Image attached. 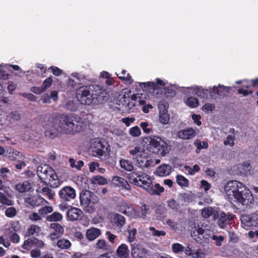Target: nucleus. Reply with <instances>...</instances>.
<instances>
[{"label": "nucleus", "mask_w": 258, "mask_h": 258, "mask_svg": "<svg viewBox=\"0 0 258 258\" xmlns=\"http://www.w3.org/2000/svg\"><path fill=\"white\" fill-rule=\"evenodd\" d=\"M91 114L79 116L77 115L61 114L50 119L43 126L45 136L54 138L58 133L75 135L85 130L89 126Z\"/></svg>", "instance_id": "nucleus-1"}, {"label": "nucleus", "mask_w": 258, "mask_h": 258, "mask_svg": "<svg viewBox=\"0 0 258 258\" xmlns=\"http://www.w3.org/2000/svg\"><path fill=\"white\" fill-rule=\"evenodd\" d=\"M105 92L98 86H86L80 87L77 93V100L83 105L102 103Z\"/></svg>", "instance_id": "nucleus-2"}, {"label": "nucleus", "mask_w": 258, "mask_h": 258, "mask_svg": "<svg viewBox=\"0 0 258 258\" xmlns=\"http://www.w3.org/2000/svg\"><path fill=\"white\" fill-rule=\"evenodd\" d=\"M37 173L41 179L48 180L53 188L58 187L60 184L54 170L47 164L39 165L37 167Z\"/></svg>", "instance_id": "nucleus-3"}, {"label": "nucleus", "mask_w": 258, "mask_h": 258, "mask_svg": "<svg viewBox=\"0 0 258 258\" xmlns=\"http://www.w3.org/2000/svg\"><path fill=\"white\" fill-rule=\"evenodd\" d=\"M91 148L95 156L106 160L109 155V145L104 141L95 139L91 142Z\"/></svg>", "instance_id": "nucleus-4"}, {"label": "nucleus", "mask_w": 258, "mask_h": 258, "mask_svg": "<svg viewBox=\"0 0 258 258\" xmlns=\"http://www.w3.org/2000/svg\"><path fill=\"white\" fill-rule=\"evenodd\" d=\"M245 185L237 180H231L224 186V191L227 199L230 201H234L237 197L242 192Z\"/></svg>", "instance_id": "nucleus-5"}, {"label": "nucleus", "mask_w": 258, "mask_h": 258, "mask_svg": "<svg viewBox=\"0 0 258 258\" xmlns=\"http://www.w3.org/2000/svg\"><path fill=\"white\" fill-rule=\"evenodd\" d=\"M81 205L84 210L88 213H92L95 208L93 204L98 202V198L93 193L88 190L82 192L80 195Z\"/></svg>", "instance_id": "nucleus-6"}, {"label": "nucleus", "mask_w": 258, "mask_h": 258, "mask_svg": "<svg viewBox=\"0 0 258 258\" xmlns=\"http://www.w3.org/2000/svg\"><path fill=\"white\" fill-rule=\"evenodd\" d=\"M149 146L153 153L164 156L170 151L167 143L158 136L150 138Z\"/></svg>", "instance_id": "nucleus-7"}, {"label": "nucleus", "mask_w": 258, "mask_h": 258, "mask_svg": "<svg viewBox=\"0 0 258 258\" xmlns=\"http://www.w3.org/2000/svg\"><path fill=\"white\" fill-rule=\"evenodd\" d=\"M156 213L158 215L159 220L162 221L164 225H167L170 229L176 230L178 228V224L175 220L166 218L165 216L166 210L164 207L159 206L156 210Z\"/></svg>", "instance_id": "nucleus-8"}, {"label": "nucleus", "mask_w": 258, "mask_h": 258, "mask_svg": "<svg viewBox=\"0 0 258 258\" xmlns=\"http://www.w3.org/2000/svg\"><path fill=\"white\" fill-rule=\"evenodd\" d=\"M243 188L242 192L239 194L234 202L242 206H248L254 203V198L251 191L246 186Z\"/></svg>", "instance_id": "nucleus-9"}, {"label": "nucleus", "mask_w": 258, "mask_h": 258, "mask_svg": "<svg viewBox=\"0 0 258 258\" xmlns=\"http://www.w3.org/2000/svg\"><path fill=\"white\" fill-rule=\"evenodd\" d=\"M58 195L60 201L62 203L70 202L76 197L75 189L70 186H66L61 188Z\"/></svg>", "instance_id": "nucleus-10"}, {"label": "nucleus", "mask_w": 258, "mask_h": 258, "mask_svg": "<svg viewBox=\"0 0 258 258\" xmlns=\"http://www.w3.org/2000/svg\"><path fill=\"white\" fill-rule=\"evenodd\" d=\"M184 251L186 255L192 258H207L211 255V252L209 248H199L193 250L189 246H187Z\"/></svg>", "instance_id": "nucleus-11"}, {"label": "nucleus", "mask_w": 258, "mask_h": 258, "mask_svg": "<svg viewBox=\"0 0 258 258\" xmlns=\"http://www.w3.org/2000/svg\"><path fill=\"white\" fill-rule=\"evenodd\" d=\"M117 210L129 217L136 216L133 205L125 202H120L117 206ZM136 216H138V215H136Z\"/></svg>", "instance_id": "nucleus-12"}, {"label": "nucleus", "mask_w": 258, "mask_h": 258, "mask_svg": "<svg viewBox=\"0 0 258 258\" xmlns=\"http://www.w3.org/2000/svg\"><path fill=\"white\" fill-rule=\"evenodd\" d=\"M198 235V238H194L197 241H200L203 239H208L212 235V231L208 229H204L199 226L196 227L192 233V236H196Z\"/></svg>", "instance_id": "nucleus-13"}, {"label": "nucleus", "mask_w": 258, "mask_h": 258, "mask_svg": "<svg viewBox=\"0 0 258 258\" xmlns=\"http://www.w3.org/2000/svg\"><path fill=\"white\" fill-rule=\"evenodd\" d=\"M112 183L114 186L118 187L120 190H131V186L124 178L119 176H114L112 179Z\"/></svg>", "instance_id": "nucleus-14"}, {"label": "nucleus", "mask_w": 258, "mask_h": 258, "mask_svg": "<svg viewBox=\"0 0 258 258\" xmlns=\"http://www.w3.org/2000/svg\"><path fill=\"white\" fill-rule=\"evenodd\" d=\"M231 87H225L223 85H219L218 86H213L212 89L210 88L209 93L211 96L217 95L223 96L229 92Z\"/></svg>", "instance_id": "nucleus-15"}, {"label": "nucleus", "mask_w": 258, "mask_h": 258, "mask_svg": "<svg viewBox=\"0 0 258 258\" xmlns=\"http://www.w3.org/2000/svg\"><path fill=\"white\" fill-rule=\"evenodd\" d=\"M139 180V186H141L149 192L152 186V181L151 177L145 173L142 172H141Z\"/></svg>", "instance_id": "nucleus-16"}, {"label": "nucleus", "mask_w": 258, "mask_h": 258, "mask_svg": "<svg viewBox=\"0 0 258 258\" xmlns=\"http://www.w3.org/2000/svg\"><path fill=\"white\" fill-rule=\"evenodd\" d=\"M12 160H16L15 166L18 169H21L26 166V163L23 161L24 156L21 152L18 151H14L12 153Z\"/></svg>", "instance_id": "nucleus-17"}, {"label": "nucleus", "mask_w": 258, "mask_h": 258, "mask_svg": "<svg viewBox=\"0 0 258 258\" xmlns=\"http://www.w3.org/2000/svg\"><path fill=\"white\" fill-rule=\"evenodd\" d=\"M135 163L137 166L142 169L150 168L153 167L152 158L148 157L147 153L143 155L139 160H137Z\"/></svg>", "instance_id": "nucleus-18"}, {"label": "nucleus", "mask_w": 258, "mask_h": 258, "mask_svg": "<svg viewBox=\"0 0 258 258\" xmlns=\"http://www.w3.org/2000/svg\"><path fill=\"white\" fill-rule=\"evenodd\" d=\"M159 121L163 124H167L169 123L170 117L167 113L166 106L163 104L159 105Z\"/></svg>", "instance_id": "nucleus-19"}, {"label": "nucleus", "mask_w": 258, "mask_h": 258, "mask_svg": "<svg viewBox=\"0 0 258 258\" xmlns=\"http://www.w3.org/2000/svg\"><path fill=\"white\" fill-rule=\"evenodd\" d=\"M129 153L132 155V158L136 162L137 161V160H139L146 153L143 147L137 146L134 148L131 149L129 150Z\"/></svg>", "instance_id": "nucleus-20"}, {"label": "nucleus", "mask_w": 258, "mask_h": 258, "mask_svg": "<svg viewBox=\"0 0 258 258\" xmlns=\"http://www.w3.org/2000/svg\"><path fill=\"white\" fill-rule=\"evenodd\" d=\"M50 228L53 229L50 234V237L51 239H54L60 237L63 233V228L58 223H52L50 224Z\"/></svg>", "instance_id": "nucleus-21"}, {"label": "nucleus", "mask_w": 258, "mask_h": 258, "mask_svg": "<svg viewBox=\"0 0 258 258\" xmlns=\"http://www.w3.org/2000/svg\"><path fill=\"white\" fill-rule=\"evenodd\" d=\"M83 215V212L79 209L75 207L71 208L67 212L68 219L70 221L79 220Z\"/></svg>", "instance_id": "nucleus-22"}, {"label": "nucleus", "mask_w": 258, "mask_h": 258, "mask_svg": "<svg viewBox=\"0 0 258 258\" xmlns=\"http://www.w3.org/2000/svg\"><path fill=\"white\" fill-rule=\"evenodd\" d=\"M111 222L117 227L121 228L125 223V218L122 215L118 213H112L110 215Z\"/></svg>", "instance_id": "nucleus-23"}, {"label": "nucleus", "mask_w": 258, "mask_h": 258, "mask_svg": "<svg viewBox=\"0 0 258 258\" xmlns=\"http://www.w3.org/2000/svg\"><path fill=\"white\" fill-rule=\"evenodd\" d=\"M36 190L38 194L47 197L50 200H53L54 198L55 192L46 186H39Z\"/></svg>", "instance_id": "nucleus-24"}, {"label": "nucleus", "mask_w": 258, "mask_h": 258, "mask_svg": "<svg viewBox=\"0 0 258 258\" xmlns=\"http://www.w3.org/2000/svg\"><path fill=\"white\" fill-rule=\"evenodd\" d=\"M171 171L172 168L169 165L164 164L159 166L154 173L157 176L164 177L169 175Z\"/></svg>", "instance_id": "nucleus-25"}, {"label": "nucleus", "mask_w": 258, "mask_h": 258, "mask_svg": "<svg viewBox=\"0 0 258 258\" xmlns=\"http://www.w3.org/2000/svg\"><path fill=\"white\" fill-rule=\"evenodd\" d=\"M195 131L192 128H187L180 131L177 133V137L183 140H189L195 136Z\"/></svg>", "instance_id": "nucleus-26"}, {"label": "nucleus", "mask_w": 258, "mask_h": 258, "mask_svg": "<svg viewBox=\"0 0 258 258\" xmlns=\"http://www.w3.org/2000/svg\"><path fill=\"white\" fill-rule=\"evenodd\" d=\"M27 203L33 207L48 204V202L41 197H32L27 199Z\"/></svg>", "instance_id": "nucleus-27"}, {"label": "nucleus", "mask_w": 258, "mask_h": 258, "mask_svg": "<svg viewBox=\"0 0 258 258\" xmlns=\"http://www.w3.org/2000/svg\"><path fill=\"white\" fill-rule=\"evenodd\" d=\"M141 212L137 211L134 209V214L138 216H132L134 218H141L143 219H145L147 217V215L149 213L150 206L147 205H142L140 208Z\"/></svg>", "instance_id": "nucleus-28"}, {"label": "nucleus", "mask_w": 258, "mask_h": 258, "mask_svg": "<svg viewBox=\"0 0 258 258\" xmlns=\"http://www.w3.org/2000/svg\"><path fill=\"white\" fill-rule=\"evenodd\" d=\"M234 216L231 214L226 215L225 213L222 212L220 214V217L218 220V224L221 228H224L228 224L229 221L232 220Z\"/></svg>", "instance_id": "nucleus-29"}, {"label": "nucleus", "mask_w": 258, "mask_h": 258, "mask_svg": "<svg viewBox=\"0 0 258 258\" xmlns=\"http://www.w3.org/2000/svg\"><path fill=\"white\" fill-rule=\"evenodd\" d=\"M187 89L188 92L190 94L196 95L201 97H204L208 92L209 93L208 90H204L201 87L198 86H192L188 88Z\"/></svg>", "instance_id": "nucleus-30"}, {"label": "nucleus", "mask_w": 258, "mask_h": 258, "mask_svg": "<svg viewBox=\"0 0 258 258\" xmlns=\"http://www.w3.org/2000/svg\"><path fill=\"white\" fill-rule=\"evenodd\" d=\"M101 230L97 228H91L86 230V236L89 241H93L96 239L100 234Z\"/></svg>", "instance_id": "nucleus-31"}, {"label": "nucleus", "mask_w": 258, "mask_h": 258, "mask_svg": "<svg viewBox=\"0 0 258 258\" xmlns=\"http://www.w3.org/2000/svg\"><path fill=\"white\" fill-rule=\"evenodd\" d=\"M201 214L204 218H209L213 216L214 220H216L218 216L217 211L212 207H207L202 209Z\"/></svg>", "instance_id": "nucleus-32"}, {"label": "nucleus", "mask_w": 258, "mask_h": 258, "mask_svg": "<svg viewBox=\"0 0 258 258\" xmlns=\"http://www.w3.org/2000/svg\"><path fill=\"white\" fill-rule=\"evenodd\" d=\"M237 171L240 175L248 176L251 174L250 163L248 162H245L241 164L238 165Z\"/></svg>", "instance_id": "nucleus-33"}, {"label": "nucleus", "mask_w": 258, "mask_h": 258, "mask_svg": "<svg viewBox=\"0 0 258 258\" xmlns=\"http://www.w3.org/2000/svg\"><path fill=\"white\" fill-rule=\"evenodd\" d=\"M32 186L28 181H24L22 183H19L15 185V189L20 193L25 192L30 190Z\"/></svg>", "instance_id": "nucleus-34"}, {"label": "nucleus", "mask_w": 258, "mask_h": 258, "mask_svg": "<svg viewBox=\"0 0 258 258\" xmlns=\"http://www.w3.org/2000/svg\"><path fill=\"white\" fill-rule=\"evenodd\" d=\"M63 107L65 109L75 112L78 109L79 104L76 100H68L63 104Z\"/></svg>", "instance_id": "nucleus-35"}, {"label": "nucleus", "mask_w": 258, "mask_h": 258, "mask_svg": "<svg viewBox=\"0 0 258 258\" xmlns=\"http://www.w3.org/2000/svg\"><path fill=\"white\" fill-rule=\"evenodd\" d=\"M129 251L127 246L123 243L120 245L116 250L117 254L119 258H127Z\"/></svg>", "instance_id": "nucleus-36"}, {"label": "nucleus", "mask_w": 258, "mask_h": 258, "mask_svg": "<svg viewBox=\"0 0 258 258\" xmlns=\"http://www.w3.org/2000/svg\"><path fill=\"white\" fill-rule=\"evenodd\" d=\"M242 227L248 229L250 227L253 226L249 215H243L240 218Z\"/></svg>", "instance_id": "nucleus-37"}, {"label": "nucleus", "mask_w": 258, "mask_h": 258, "mask_svg": "<svg viewBox=\"0 0 258 258\" xmlns=\"http://www.w3.org/2000/svg\"><path fill=\"white\" fill-rule=\"evenodd\" d=\"M141 172H132L127 174V178L130 183L139 185V178Z\"/></svg>", "instance_id": "nucleus-38"}, {"label": "nucleus", "mask_w": 258, "mask_h": 258, "mask_svg": "<svg viewBox=\"0 0 258 258\" xmlns=\"http://www.w3.org/2000/svg\"><path fill=\"white\" fill-rule=\"evenodd\" d=\"M95 247L97 248L101 249L103 250H110L111 249V246L104 239L98 240L95 244Z\"/></svg>", "instance_id": "nucleus-39"}, {"label": "nucleus", "mask_w": 258, "mask_h": 258, "mask_svg": "<svg viewBox=\"0 0 258 258\" xmlns=\"http://www.w3.org/2000/svg\"><path fill=\"white\" fill-rule=\"evenodd\" d=\"M145 250L142 248L134 247L132 249V255L133 258H143L145 256Z\"/></svg>", "instance_id": "nucleus-40"}, {"label": "nucleus", "mask_w": 258, "mask_h": 258, "mask_svg": "<svg viewBox=\"0 0 258 258\" xmlns=\"http://www.w3.org/2000/svg\"><path fill=\"white\" fill-rule=\"evenodd\" d=\"M119 164L120 167L128 171H132L134 170V166L133 165L131 161L128 160L122 159L119 161Z\"/></svg>", "instance_id": "nucleus-41"}, {"label": "nucleus", "mask_w": 258, "mask_h": 258, "mask_svg": "<svg viewBox=\"0 0 258 258\" xmlns=\"http://www.w3.org/2000/svg\"><path fill=\"white\" fill-rule=\"evenodd\" d=\"M90 180L91 182L93 184L105 185L107 183V179L100 175L93 176Z\"/></svg>", "instance_id": "nucleus-42"}, {"label": "nucleus", "mask_w": 258, "mask_h": 258, "mask_svg": "<svg viewBox=\"0 0 258 258\" xmlns=\"http://www.w3.org/2000/svg\"><path fill=\"white\" fill-rule=\"evenodd\" d=\"M41 233V228L37 225H32L28 228L26 235L30 236L33 235H38Z\"/></svg>", "instance_id": "nucleus-43"}, {"label": "nucleus", "mask_w": 258, "mask_h": 258, "mask_svg": "<svg viewBox=\"0 0 258 258\" xmlns=\"http://www.w3.org/2000/svg\"><path fill=\"white\" fill-rule=\"evenodd\" d=\"M20 113L17 111H13L10 113L7 116V119L11 123H14L15 121L20 120L21 119Z\"/></svg>", "instance_id": "nucleus-44"}, {"label": "nucleus", "mask_w": 258, "mask_h": 258, "mask_svg": "<svg viewBox=\"0 0 258 258\" xmlns=\"http://www.w3.org/2000/svg\"><path fill=\"white\" fill-rule=\"evenodd\" d=\"M150 231L149 234L153 237H159L160 236H164L166 232L163 230H158L153 226H150L149 228Z\"/></svg>", "instance_id": "nucleus-45"}, {"label": "nucleus", "mask_w": 258, "mask_h": 258, "mask_svg": "<svg viewBox=\"0 0 258 258\" xmlns=\"http://www.w3.org/2000/svg\"><path fill=\"white\" fill-rule=\"evenodd\" d=\"M56 245L62 249H68L71 246V243L69 240L62 238L57 242Z\"/></svg>", "instance_id": "nucleus-46"}, {"label": "nucleus", "mask_w": 258, "mask_h": 258, "mask_svg": "<svg viewBox=\"0 0 258 258\" xmlns=\"http://www.w3.org/2000/svg\"><path fill=\"white\" fill-rule=\"evenodd\" d=\"M62 215L58 212H54L46 217V220L49 222H56L60 221L62 219Z\"/></svg>", "instance_id": "nucleus-47"}, {"label": "nucleus", "mask_w": 258, "mask_h": 258, "mask_svg": "<svg viewBox=\"0 0 258 258\" xmlns=\"http://www.w3.org/2000/svg\"><path fill=\"white\" fill-rule=\"evenodd\" d=\"M164 190V188L162 186H160L159 183H156L155 184L154 187L153 186H152L149 192L151 195H159L163 192Z\"/></svg>", "instance_id": "nucleus-48"}, {"label": "nucleus", "mask_w": 258, "mask_h": 258, "mask_svg": "<svg viewBox=\"0 0 258 258\" xmlns=\"http://www.w3.org/2000/svg\"><path fill=\"white\" fill-rule=\"evenodd\" d=\"M69 162L71 167L76 168L78 170H80L84 166V162L83 161L79 160L76 163V161L73 158H70L69 159Z\"/></svg>", "instance_id": "nucleus-49"}, {"label": "nucleus", "mask_w": 258, "mask_h": 258, "mask_svg": "<svg viewBox=\"0 0 258 258\" xmlns=\"http://www.w3.org/2000/svg\"><path fill=\"white\" fill-rule=\"evenodd\" d=\"M185 103L186 105L191 107V108H195L197 107L199 105V101L195 97H190L188 98L185 101Z\"/></svg>", "instance_id": "nucleus-50"}, {"label": "nucleus", "mask_w": 258, "mask_h": 258, "mask_svg": "<svg viewBox=\"0 0 258 258\" xmlns=\"http://www.w3.org/2000/svg\"><path fill=\"white\" fill-rule=\"evenodd\" d=\"M176 182L181 187H187L188 185V180L183 176L178 175L176 176Z\"/></svg>", "instance_id": "nucleus-51"}, {"label": "nucleus", "mask_w": 258, "mask_h": 258, "mask_svg": "<svg viewBox=\"0 0 258 258\" xmlns=\"http://www.w3.org/2000/svg\"><path fill=\"white\" fill-rule=\"evenodd\" d=\"M0 203L3 205L11 206L13 202L9 199L4 193L0 192Z\"/></svg>", "instance_id": "nucleus-52"}, {"label": "nucleus", "mask_w": 258, "mask_h": 258, "mask_svg": "<svg viewBox=\"0 0 258 258\" xmlns=\"http://www.w3.org/2000/svg\"><path fill=\"white\" fill-rule=\"evenodd\" d=\"M194 144L197 147L196 152L199 153V151L202 149H207L208 147V142L206 141H201L200 140L195 141Z\"/></svg>", "instance_id": "nucleus-53"}, {"label": "nucleus", "mask_w": 258, "mask_h": 258, "mask_svg": "<svg viewBox=\"0 0 258 258\" xmlns=\"http://www.w3.org/2000/svg\"><path fill=\"white\" fill-rule=\"evenodd\" d=\"M128 133L131 136L134 137H138L141 135V131L138 126H135L130 128Z\"/></svg>", "instance_id": "nucleus-54"}, {"label": "nucleus", "mask_w": 258, "mask_h": 258, "mask_svg": "<svg viewBox=\"0 0 258 258\" xmlns=\"http://www.w3.org/2000/svg\"><path fill=\"white\" fill-rule=\"evenodd\" d=\"M34 238H31L25 240L22 245L23 248L30 250L34 247Z\"/></svg>", "instance_id": "nucleus-55"}, {"label": "nucleus", "mask_w": 258, "mask_h": 258, "mask_svg": "<svg viewBox=\"0 0 258 258\" xmlns=\"http://www.w3.org/2000/svg\"><path fill=\"white\" fill-rule=\"evenodd\" d=\"M53 211V208L51 206H45L38 210L39 215L41 217L45 216L48 213H50Z\"/></svg>", "instance_id": "nucleus-56"}, {"label": "nucleus", "mask_w": 258, "mask_h": 258, "mask_svg": "<svg viewBox=\"0 0 258 258\" xmlns=\"http://www.w3.org/2000/svg\"><path fill=\"white\" fill-rule=\"evenodd\" d=\"M235 137L232 135H228L225 141H224V145L225 146H229L230 147H233L235 145Z\"/></svg>", "instance_id": "nucleus-57"}, {"label": "nucleus", "mask_w": 258, "mask_h": 258, "mask_svg": "<svg viewBox=\"0 0 258 258\" xmlns=\"http://www.w3.org/2000/svg\"><path fill=\"white\" fill-rule=\"evenodd\" d=\"M140 125L146 134H150L152 131V129L150 127L151 125L147 122H141Z\"/></svg>", "instance_id": "nucleus-58"}, {"label": "nucleus", "mask_w": 258, "mask_h": 258, "mask_svg": "<svg viewBox=\"0 0 258 258\" xmlns=\"http://www.w3.org/2000/svg\"><path fill=\"white\" fill-rule=\"evenodd\" d=\"M184 169L188 172L189 174L194 175L196 172L199 171L200 167L198 165H195L193 168H191L189 166H185Z\"/></svg>", "instance_id": "nucleus-59"}, {"label": "nucleus", "mask_w": 258, "mask_h": 258, "mask_svg": "<svg viewBox=\"0 0 258 258\" xmlns=\"http://www.w3.org/2000/svg\"><path fill=\"white\" fill-rule=\"evenodd\" d=\"M246 84H243L242 85V88L239 89L238 90V92L239 94H243L244 96H247L248 95L251 94L252 93V91H247V90L245 89V88H248V82H246Z\"/></svg>", "instance_id": "nucleus-60"}, {"label": "nucleus", "mask_w": 258, "mask_h": 258, "mask_svg": "<svg viewBox=\"0 0 258 258\" xmlns=\"http://www.w3.org/2000/svg\"><path fill=\"white\" fill-rule=\"evenodd\" d=\"M17 214V210L14 207H10L8 208L5 211V215L9 217H14Z\"/></svg>", "instance_id": "nucleus-61"}, {"label": "nucleus", "mask_w": 258, "mask_h": 258, "mask_svg": "<svg viewBox=\"0 0 258 258\" xmlns=\"http://www.w3.org/2000/svg\"><path fill=\"white\" fill-rule=\"evenodd\" d=\"M172 250L174 253H178L184 250V247L179 243H174L172 245Z\"/></svg>", "instance_id": "nucleus-62"}, {"label": "nucleus", "mask_w": 258, "mask_h": 258, "mask_svg": "<svg viewBox=\"0 0 258 258\" xmlns=\"http://www.w3.org/2000/svg\"><path fill=\"white\" fill-rule=\"evenodd\" d=\"M108 241L112 244H114L117 239V236L112 234L110 231H107L105 233Z\"/></svg>", "instance_id": "nucleus-63"}, {"label": "nucleus", "mask_w": 258, "mask_h": 258, "mask_svg": "<svg viewBox=\"0 0 258 258\" xmlns=\"http://www.w3.org/2000/svg\"><path fill=\"white\" fill-rule=\"evenodd\" d=\"M252 223L254 226L258 225V211L249 215Z\"/></svg>", "instance_id": "nucleus-64"}]
</instances>
